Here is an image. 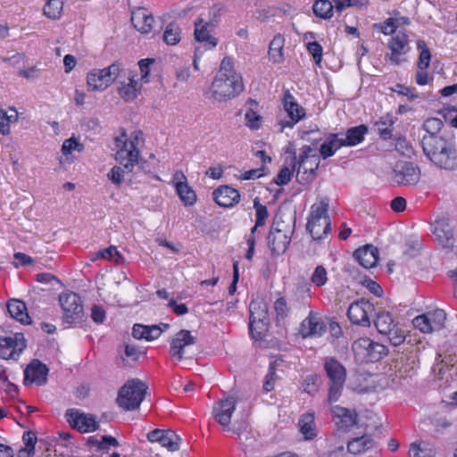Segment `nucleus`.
Here are the masks:
<instances>
[{"instance_id":"f257e3e1","label":"nucleus","mask_w":457,"mask_h":457,"mask_svg":"<svg viewBox=\"0 0 457 457\" xmlns=\"http://www.w3.org/2000/svg\"><path fill=\"white\" fill-rule=\"evenodd\" d=\"M142 141L141 130L133 131L129 137L125 130H122L120 136L115 137V160L120 165L112 167L107 177L117 187L121 185L125 175L133 172L134 167L140 163L138 145Z\"/></svg>"},{"instance_id":"f03ea898","label":"nucleus","mask_w":457,"mask_h":457,"mask_svg":"<svg viewBox=\"0 0 457 457\" xmlns=\"http://www.w3.org/2000/svg\"><path fill=\"white\" fill-rule=\"evenodd\" d=\"M245 90L243 77L235 69L234 61L225 56L210 87L211 98L217 102H227L238 96Z\"/></svg>"},{"instance_id":"7ed1b4c3","label":"nucleus","mask_w":457,"mask_h":457,"mask_svg":"<svg viewBox=\"0 0 457 457\" xmlns=\"http://www.w3.org/2000/svg\"><path fill=\"white\" fill-rule=\"evenodd\" d=\"M424 154L436 167L447 170L457 168V153L454 146L443 137L429 136L421 139Z\"/></svg>"},{"instance_id":"20e7f679","label":"nucleus","mask_w":457,"mask_h":457,"mask_svg":"<svg viewBox=\"0 0 457 457\" xmlns=\"http://www.w3.org/2000/svg\"><path fill=\"white\" fill-rule=\"evenodd\" d=\"M324 370L328 378L327 402L331 404L337 402L342 395L346 380V370L344 365L334 357L325 359Z\"/></svg>"},{"instance_id":"39448f33","label":"nucleus","mask_w":457,"mask_h":457,"mask_svg":"<svg viewBox=\"0 0 457 457\" xmlns=\"http://www.w3.org/2000/svg\"><path fill=\"white\" fill-rule=\"evenodd\" d=\"M146 386L139 379L129 380L120 390L117 403L126 411L136 410L145 398Z\"/></svg>"},{"instance_id":"423d86ee","label":"nucleus","mask_w":457,"mask_h":457,"mask_svg":"<svg viewBox=\"0 0 457 457\" xmlns=\"http://www.w3.org/2000/svg\"><path fill=\"white\" fill-rule=\"evenodd\" d=\"M355 359L360 362H376L387 354V348L369 337H360L352 345Z\"/></svg>"},{"instance_id":"0eeeda50","label":"nucleus","mask_w":457,"mask_h":457,"mask_svg":"<svg viewBox=\"0 0 457 457\" xmlns=\"http://www.w3.org/2000/svg\"><path fill=\"white\" fill-rule=\"evenodd\" d=\"M62 310V320L69 325L77 326L83 321L84 308L80 296L71 291L62 292L59 295Z\"/></svg>"},{"instance_id":"6e6552de","label":"nucleus","mask_w":457,"mask_h":457,"mask_svg":"<svg viewBox=\"0 0 457 457\" xmlns=\"http://www.w3.org/2000/svg\"><path fill=\"white\" fill-rule=\"evenodd\" d=\"M374 325L378 333L387 337L394 346H398L405 340L404 331L398 327L389 312L381 311L377 313Z\"/></svg>"},{"instance_id":"1a4fd4ad","label":"nucleus","mask_w":457,"mask_h":457,"mask_svg":"<svg viewBox=\"0 0 457 457\" xmlns=\"http://www.w3.org/2000/svg\"><path fill=\"white\" fill-rule=\"evenodd\" d=\"M249 329L254 339H261L269 324L267 303L263 301H252L249 305Z\"/></svg>"},{"instance_id":"9d476101","label":"nucleus","mask_w":457,"mask_h":457,"mask_svg":"<svg viewBox=\"0 0 457 457\" xmlns=\"http://www.w3.org/2000/svg\"><path fill=\"white\" fill-rule=\"evenodd\" d=\"M26 346V339L22 333L0 336V357L4 360H15Z\"/></svg>"},{"instance_id":"9b49d317","label":"nucleus","mask_w":457,"mask_h":457,"mask_svg":"<svg viewBox=\"0 0 457 457\" xmlns=\"http://www.w3.org/2000/svg\"><path fill=\"white\" fill-rule=\"evenodd\" d=\"M282 102L284 110L290 120L280 121L281 129L293 128L295 124L305 117V110L295 101L288 89L284 91Z\"/></svg>"},{"instance_id":"f8f14e48","label":"nucleus","mask_w":457,"mask_h":457,"mask_svg":"<svg viewBox=\"0 0 457 457\" xmlns=\"http://www.w3.org/2000/svg\"><path fill=\"white\" fill-rule=\"evenodd\" d=\"M65 416L70 425L81 433L96 431L98 428L96 417L91 414H85L78 410L70 409L66 411Z\"/></svg>"},{"instance_id":"ddd939ff","label":"nucleus","mask_w":457,"mask_h":457,"mask_svg":"<svg viewBox=\"0 0 457 457\" xmlns=\"http://www.w3.org/2000/svg\"><path fill=\"white\" fill-rule=\"evenodd\" d=\"M374 311V306L368 301L360 300L350 304L347 316L352 323L362 327H370V314Z\"/></svg>"},{"instance_id":"4468645a","label":"nucleus","mask_w":457,"mask_h":457,"mask_svg":"<svg viewBox=\"0 0 457 457\" xmlns=\"http://www.w3.org/2000/svg\"><path fill=\"white\" fill-rule=\"evenodd\" d=\"M394 182L398 185L415 186L420 179V170L413 162H406L394 170Z\"/></svg>"},{"instance_id":"2eb2a0df","label":"nucleus","mask_w":457,"mask_h":457,"mask_svg":"<svg viewBox=\"0 0 457 457\" xmlns=\"http://www.w3.org/2000/svg\"><path fill=\"white\" fill-rule=\"evenodd\" d=\"M196 338L189 330L181 329L177 332L170 342V354L177 361L184 358V350L186 347L195 344Z\"/></svg>"},{"instance_id":"dca6fc26","label":"nucleus","mask_w":457,"mask_h":457,"mask_svg":"<svg viewBox=\"0 0 457 457\" xmlns=\"http://www.w3.org/2000/svg\"><path fill=\"white\" fill-rule=\"evenodd\" d=\"M236 408V399L232 396L219 400L215 403L212 414L215 420L224 428H228L232 413Z\"/></svg>"},{"instance_id":"f3484780","label":"nucleus","mask_w":457,"mask_h":457,"mask_svg":"<svg viewBox=\"0 0 457 457\" xmlns=\"http://www.w3.org/2000/svg\"><path fill=\"white\" fill-rule=\"evenodd\" d=\"M312 148L310 145H303L301 148V154L298 160L296 159L297 173H309L312 178L316 174L319 168L320 159L316 154H311Z\"/></svg>"},{"instance_id":"a211bd4d","label":"nucleus","mask_w":457,"mask_h":457,"mask_svg":"<svg viewBox=\"0 0 457 457\" xmlns=\"http://www.w3.org/2000/svg\"><path fill=\"white\" fill-rule=\"evenodd\" d=\"M48 368L38 360H34L24 370V385L42 386L47 381Z\"/></svg>"},{"instance_id":"6ab92c4d","label":"nucleus","mask_w":457,"mask_h":457,"mask_svg":"<svg viewBox=\"0 0 457 457\" xmlns=\"http://www.w3.org/2000/svg\"><path fill=\"white\" fill-rule=\"evenodd\" d=\"M212 198L219 206L230 208L239 203L241 195L236 188L224 185L212 192Z\"/></svg>"},{"instance_id":"aec40b11","label":"nucleus","mask_w":457,"mask_h":457,"mask_svg":"<svg viewBox=\"0 0 457 457\" xmlns=\"http://www.w3.org/2000/svg\"><path fill=\"white\" fill-rule=\"evenodd\" d=\"M326 330L323 321L312 312L301 322L299 333L303 338L320 337Z\"/></svg>"},{"instance_id":"412c9836","label":"nucleus","mask_w":457,"mask_h":457,"mask_svg":"<svg viewBox=\"0 0 457 457\" xmlns=\"http://www.w3.org/2000/svg\"><path fill=\"white\" fill-rule=\"evenodd\" d=\"M291 241L287 232L271 227L268 235V245L273 254L279 255L286 252Z\"/></svg>"},{"instance_id":"4be33fe9","label":"nucleus","mask_w":457,"mask_h":457,"mask_svg":"<svg viewBox=\"0 0 457 457\" xmlns=\"http://www.w3.org/2000/svg\"><path fill=\"white\" fill-rule=\"evenodd\" d=\"M333 419L339 429L347 431L357 422V413L354 410H350L339 405L331 409Z\"/></svg>"},{"instance_id":"5701e85b","label":"nucleus","mask_w":457,"mask_h":457,"mask_svg":"<svg viewBox=\"0 0 457 457\" xmlns=\"http://www.w3.org/2000/svg\"><path fill=\"white\" fill-rule=\"evenodd\" d=\"M176 180L175 188L180 200L185 205H193L196 202V195L195 191L187 183V178L181 171L174 174Z\"/></svg>"},{"instance_id":"b1692460","label":"nucleus","mask_w":457,"mask_h":457,"mask_svg":"<svg viewBox=\"0 0 457 457\" xmlns=\"http://www.w3.org/2000/svg\"><path fill=\"white\" fill-rule=\"evenodd\" d=\"M119 96L125 101H133L138 96L140 92V85L135 79V76L130 73L127 78L122 80H119L118 87Z\"/></svg>"},{"instance_id":"393cba45","label":"nucleus","mask_w":457,"mask_h":457,"mask_svg":"<svg viewBox=\"0 0 457 457\" xmlns=\"http://www.w3.org/2000/svg\"><path fill=\"white\" fill-rule=\"evenodd\" d=\"M353 257L363 268L370 269L378 263V250L373 245H367L355 250Z\"/></svg>"},{"instance_id":"a878e982","label":"nucleus","mask_w":457,"mask_h":457,"mask_svg":"<svg viewBox=\"0 0 457 457\" xmlns=\"http://www.w3.org/2000/svg\"><path fill=\"white\" fill-rule=\"evenodd\" d=\"M153 15L145 8H137L131 13V22L141 33H149L153 29Z\"/></svg>"},{"instance_id":"bb28decb","label":"nucleus","mask_w":457,"mask_h":457,"mask_svg":"<svg viewBox=\"0 0 457 457\" xmlns=\"http://www.w3.org/2000/svg\"><path fill=\"white\" fill-rule=\"evenodd\" d=\"M87 84L93 91H104L111 85V82L104 69H94L87 73Z\"/></svg>"},{"instance_id":"cd10ccee","label":"nucleus","mask_w":457,"mask_h":457,"mask_svg":"<svg viewBox=\"0 0 457 457\" xmlns=\"http://www.w3.org/2000/svg\"><path fill=\"white\" fill-rule=\"evenodd\" d=\"M6 307L12 318L22 324L31 323V320L27 312V307L24 302L18 299H11L7 302Z\"/></svg>"},{"instance_id":"c85d7f7f","label":"nucleus","mask_w":457,"mask_h":457,"mask_svg":"<svg viewBox=\"0 0 457 457\" xmlns=\"http://www.w3.org/2000/svg\"><path fill=\"white\" fill-rule=\"evenodd\" d=\"M343 146H345L343 137H339V134L331 133L320 145V154L323 159H327L334 155L335 153Z\"/></svg>"},{"instance_id":"c756f323","label":"nucleus","mask_w":457,"mask_h":457,"mask_svg":"<svg viewBox=\"0 0 457 457\" xmlns=\"http://www.w3.org/2000/svg\"><path fill=\"white\" fill-rule=\"evenodd\" d=\"M162 332L163 329L160 326L135 324L132 329V336L137 339L152 341L157 339Z\"/></svg>"},{"instance_id":"7c9ffc66","label":"nucleus","mask_w":457,"mask_h":457,"mask_svg":"<svg viewBox=\"0 0 457 457\" xmlns=\"http://www.w3.org/2000/svg\"><path fill=\"white\" fill-rule=\"evenodd\" d=\"M300 432L306 440H312L317 436L315 416L313 411L303 413L298 421Z\"/></svg>"},{"instance_id":"2f4dec72","label":"nucleus","mask_w":457,"mask_h":457,"mask_svg":"<svg viewBox=\"0 0 457 457\" xmlns=\"http://www.w3.org/2000/svg\"><path fill=\"white\" fill-rule=\"evenodd\" d=\"M195 37L200 42L204 43V46L208 49L213 48L217 46L218 40L210 34L209 25L203 23L202 21L195 22Z\"/></svg>"},{"instance_id":"473e14b6","label":"nucleus","mask_w":457,"mask_h":457,"mask_svg":"<svg viewBox=\"0 0 457 457\" xmlns=\"http://www.w3.org/2000/svg\"><path fill=\"white\" fill-rule=\"evenodd\" d=\"M368 132L369 129L364 124L348 129L345 133V137H343L345 146H354L361 143Z\"/></svg>"},{"instance_id":"72a5a7b5","label":"nucleus","mask_w":457,"mask_h":457,"mask_svg":"<svg viewBox=\"0 0 457 457\" xmlns=\"http://www.w3.org/2000/svg\"><path fill=\"white\" fill-rule=\"evenodd\" d=\"M306 228L313 240L320 241L331 233V221L330 220H326V223H323L315 220H308Z\"/></svg>"},{"instance_id":"f704fd0d","label":"nucleus","mask_w":457,"mask_h":457,"mask_svg":"<svg viewBox=\"0 0 457 457\" xmlns=\"http://www.w3.org/2000/svg\"><path fill=\"white\" fill-rule=\"evenodd\" d=\"M433 233L443 247L453 248L454 242L453 232L447 224L443 222L437 223L434 228Z\"/></svg>"},{"instance_id":"c9c22d12","label":"nucleus","mask_w":457,"mask_h":457,"mask_svg":"<svg viewBox=\"0 0 457 457\" xmlns=\"http://www.w3.org/2000/svg\"><path fill=\"white\" fill-rule=\"evenodd\" d=\"M285 37L281 34L274 36L269 46V57L273 63H282L284 62L283 48Z\"/></svg>"},{"instance_id":"e433bc0d","label":"nucleus","mask_w":457,"mask_h":457,"mask_svg":"<svg viewBox=\"0 0 457 457\" xmlns=\"http://www.w3.org/2000/svg\"><path fill=\"white\" fill-rule=\"evenodd\" d=\"M374 446V441L370 436H362L350 440L347 444V450L353 454H361Z\"/></svg>"},{"instance_id":"4c0bfd02","label":"nucleus","mask_w":457,"mask_h":457,"mask_svg":"<svg viewBox=\"0 0 457 457\" xmlns=\"http://www.w3.org/2000/svg\"><path fill=\"white\" fill-rule=\"evenodd\" d=\"M391 52L398 54H406L409 47V38L405 30H399L388 43Z\"/></svg>"},{"instance_id":"58836bf2","label":"nucleus","mask_w":457,"mask_h":457,"mask_svg":"<svg viewBox=\"0 0 457 457\" xmlns=\"http://www.w3.org/2000/svg\"><path fill=\"white\" fill-rule=\"evenodd\" d=\"M328 201L321 199L320 202L311 206V212L308 220H315L326 223V220H330L328 213Z\"/></svg>"},{"instance_id":"ea45409f","label":"nucleus","mask_w":457,"mask_h":457,"mask_svg":"<svg viewBox=\"0 0 457 457\" xmlns=\"http://www.w3.org/2000/svg\"><path fill=\"white\" fill-rule=\"evenodd\" d=\"M10 113L0 109V134L7 136L11 133L10 123L18 121V112L14 107L9 108Z\"/></svg>"},{"instance_id":"a19ab883","label":"nucleus","mask_w":457,"mask_h":457,"mask_svg":"<svg viewBox=\"0 0 457 457\" xmlns=\"http://www.w3.org/2000/svg\"><path fill=\"white\" fill-rule=\"evenodd\" d=\"M104 69L105 70L107 77L110 79L111 84L113 81H117L119 83V80H122L132 73L129 70L125 69L123 64L119 61L112 62L110 66Z\"/></svg>"},{"instance_id":"79ce46f5","label":"nucleus","mask_w":457,"mask_h":457,"mask_svg":"<svg viewBox=\"0 0 457 457\" xmlns=\"http://www.w3.org/2000/svg\"><path fill=\"white\" fill-rule=\"evenodd\" d=\"M395 121L390 115L383 116L375 122L379 137L384 140H388L393 136V125Z\"/></svg>"},{"instance_id":"37998d69","label":"nucleus","mask_w":457,"mask_h":457,"mask_svg":"<svg viewBox=\"0 0 457 457\" xmlns=\"http://www.w3.org/2000/svg\"><path fill=\"white\" fill-rule=\"evenodd\" d=\"M287 153L293 154V158L291 160V167H284L282 168L277 177L274 179V181L278 186H284L289 183L291 180L293 174L296 169V155L295 152H291L287 150Z\"/></svg>"},{"instance_id":"c03bdc74","label":"nucleus","mask_w":457,"mask_h":457,"mask_svg":"<svg viewBox=\"0 0 457 457\" xmlns=\"http://www.w3.org/2000/svg\"><path fill=\"white\" fill-rule=\"evenodd\" d=\"M334 8L335 3L328 0H317L312 6L314 14L325 20L332 17Z\"/></svg>"},{"instance_id":"a18cd8bd","label":"nucleus","mask_w":457,"mask_h":457,"mask_svg":"<svg viewBox=\"0 0 457 457\" xmlns=\"http://www.w3.org/2000/svg\"><path fill=\"white\" fill-rule=\"evenodd\" d=\"M417 48L420 51L417 66L420 71H424L429 66L431 53L424 40L420 39L417 41Z\"/></svg>"},{"instance_id":"49530a36","label":"nucleus","mask_w":457,"mask_h":457,"mask_svg":"<svg viewBox=\"0 0 457 457\" xmlns=\"http://www.w3.org/2000/svg\"><path fill=\"white\" fill-rule=\"evenodd\" d=\"M443 126V121L439 118L427 119L423 123V129L426 131V134L423 135L422 139L428 137L429 136L433 137H439L437 134L441 131Z\"/></svg>"},{"instance_id":"de8ad7c7","label":"nucleus","mask_w":457,"mask_h":457,"mask_svg":"<svg viewBox=\"0 0 457 457\" xmlns=\"http://www.w3.org/2000/svg\"><path fill=\"white\" fill-rule=\"evenodd\" d=\"M427 317L429 319V323L431 324L433 331L440 330L446 320V313L440 309L428 312L426 313Z\"/></svg>"},{"instance_id":"09e8293b","label":"nucleus","mask_w":457,"mask_h":457,"mask_svg":"<svg viewBox=\"0 0 457 457\" xmlns=\"http://www.w3.org/2000/svg\"><path fill=\"white\" fill-rule=\"evenodd\" d=\"M161 445L170 452L178 451L179 449L180 437L173 430L168 429L162 437Z\"/></svg>"},{"instance_id":"8fccbe9b","label":"nucleus","mask_w":457,"mask_h":457,"mask_svg":"<svg viewBox=\"0 0 457 457\" xmlns=\"http://www.w3.org/2000/svg\"><path fill=\"white\" fill-rule=\"evenodd\" d=\"M163 40L168 45H176L180 41V29L175 23H170L163 33Z\"/></svg>"},{"instance_id":"3c124183","label":"nucleus","mask_w":457,"mask_h":457,"mask_svg":"<svg viewBox=\"0 0 457 457\" xmlns=\"http://www.w3.org/2000/svg\"><path fill=\"white\" fill-rule=\"evenodd\" d=\"M97 259H105L119 263L122 257L120 254L117 248L115 246L111 245L105 249L96 252L95 258H93L92 260L95 261Z\"/></svg>"},{"instance_id":"603ef678","label":"nucleus","mask_w":457,"mask_h":457,"mask_svg":"<svg viewBox=\"0 0 457 457\" xmlns=\"http://www.w3.org/2000/svg\"><path fill=\"white\" fill-rule=\"evenodd\" d=\"M62 0H47L44 6V14L51 19H57L62 10Z\"/></svg>"},{"instance_id":"864d4df0","label":"nucleus","mask_w":457,"mask_h":457,"mask_svg":"<svg viewBox=\"0 0 457 457\" xmlns=\"http://www.w3.org/2000/svg\"><path fill=\"white\" fill-rule=\"evenodd\" d=\"M328 271L323 265H318L311 276V282L317 287L325 286L328 282Z\"/></svg>"},{"instance_id":"5fc2aeb1","label":"nucleus","mask_w":457,"mask_h":457,"mask_svg":"<svg viewBox=\"0 0 457 457\" xmlns=\"http://www.w3.org/2000/svg\"><path fill=\"white\" fill-rule=\"evenodd\" d=\"M320 380L316 374L308 375L302 384L303 390L311 395H315L319 391Z\"/></svg>"},{"instance_id":"6e6d98bb","label":"nucleus","mask_w":457,"mask_h":457,"mask_svg":"<svg viewBox=\"0 0 457 457\" xmlns=\"http://www.w3.org/2000/svg\"><path fill=\"white\" fill-rule=\"evenodd\" d=\"M245 125L251 129L261 128L262 118L253 108H249L245 114Z\"/></svg>"},{"instance_id":"4d7b16f0","label":"nucleus","mask_w":457,"mask_h":457,"mask_svg":"<svg viewBox=\"0 0 457 457\" xmlns=\"http://www.w3.org/2000/svg\"><path fill=\"white\" fill-rule=\"evenodd\" d=\"M390 90L400 96H406L409 101H414L419 98V94L416 92L415 88L403 84L397 83L395 86L390 87Z\"/></svg>"},{"instance_id":"13d9d810","label":"nucleus","mask_w":457,"mask_h":457,"mask_svg":"<svg viewBox=\"0 0 457 457\" xmlns=\"http://www.w3.org/2000/svg\"><path fill=\"white\" fill-rule=\"evenodd\" d=\"M335 10L341 12L349 7H361L369 4V0H334Z\"/></svg>"},{"instance_id":"bf43d9fd","label":"nucleus","mask_w":457,"mask_h":457,"mask_svg":"<svg viewBox=\"0 0 457 457\" xmlns=\"http://www.w3.org/2000/svg\"><path fill=\"white\" fill-rule=\"evenodd\" d=\"M276 320L278 322L283 321L288 315L289 307L284 297L278 298L274 303Z\"/></svg>"},{"instance_id":"052dcab7","label":"nucleus","mask_w":457,"mask_h":457,"mask_svg":"<svg viewBox=\"0 0 457 457\" xmlns=\"http://www.w3.org/2000/svg\"><path fill=\"white\" fill-rule=\"evenodd\" d=\"M278 11V8L273 6L260 8L255 11L254 17L260 22H267L271 17H274Z\"/></svg>"},{"instance_id":"680f3d73","label":"nucleus","mask_w":457,"mask_h":457,"mask_svg":"<svg viewBox=\"0 0 457 457\" xmlns=\"http://www.w3.org/2000/svg\"><path fill=\"white\" fill-rule=\"evenodd\" d=\"M253 207L256 212L255 222H257V226H263L269 217L267 207L260 203L258 197L253 200Z\"/></svg>"},{"instance_id":"e2e57ef3","label":"nucleus","mask_w":457,"mask_h":457,"mask_svg":"<svg viewBox=\"0 0 457 457\" xmlns=\"http://www.w3.org/2000/svg\"><path fill=\"white\" fill-rule=\"evenodd\" d=\"M428 320L429 319L427 317L426 313H424L415 317L412 320V324L422 333H431L433 329Z\"/></svg>"},{"instance_id":"0e129e2a","label":"nucleus","mask_w":457,"mask_h":457,"mask_svg":"<svg viewBox=\"0 0 457 457\" xmlns=\"http://www.w3.org/2000/svg\"><path fill=\"white\" fill-rule=\"evenodd\" d=\"M73 150H78L79 152H81L83 150V145L73 137L66 139L62 145V154L67 156Z\"/></svg>"},{"instance_id":"69168bd1","label":"nucleus","mask_w":457,"mask_h":457,"mask_svg":"<svg viewBox=\"0 0 457 457\" xmlns=\"http://www.w3.org/2000/svg\"><path fill=\"white\" fill-rule=\"evenodd\" d=\"M88 443L97 445V447L99 450L108 449L110 445H112V446L118 445V441L114 437L110 436H102L101 442H98L94 437H90L88 439Z\"/></svg>"},{"instance_id":"338daca9","label":"nucleus","mask_w":457,"mask_h":457,"mask_svg":"<svg viewBox=\"0 0 457 457\" xmlns=\"http://www.w3.org/2000/svg\"><path fill=\"white\" fill-rule=\"evenodd\" d=\"M394 21V18H387L383 23L374 24V27L379 29L385 35H391L394 34L397 29V24Z\"/></svg>"},{"instance_id":"774afa93","label":"nucleus","mask_w":457,"mask_h":457,"mask_svg":"<svg viewBox=\"0 0 457 457\" xmlns=\"http://www.w3.org/2000/svg\"><path fill=\"white\" fill-rule=\"evenodd\" d=\"M308 52L313 57L315 63L320 65L322 58V46L316 41L307 44Z\"/></svg>"}]
</instances>
